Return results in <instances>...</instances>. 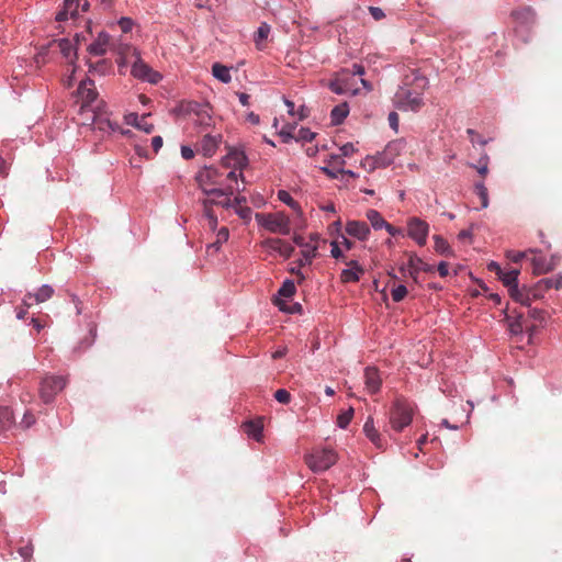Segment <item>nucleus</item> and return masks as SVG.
I'll return each instance as SVG.
<instances>
[{
    "label": "nucleus",
    "mask_w": 562,
    "mask_h": 562,
    "mask_svg": "<svg viewBox=\"0 0 562 562\" xmlns=\"http://www.w3.org/2000/svg\"><path fill=\"white\" fill-rule=\"evenodd\" d=\"M212 75L215 79L223 83H228L232 80L231 69L220 63L213 64Z\"/></svg>",
    "instance_id": "obj_32"
},
{
    "label": "nucleus",
    "mask_w": 562,
    "mask_h": 562,
    "mask_svg": "<svg viewBox=\"0 0 562 562\" xmlns=\"http://www.w3.org/2000/svg\"><path fill=\"white\" fill-rule=\"evenodd\" d=\"M346 233L359 240H367L370 235V228L364 222L349 221L346 224Z\"/></svg>",
    "instance_id": "obj_19"
},
{
    "label": "nucleus",
    "mask_w": 562,
    "mask_h": 562,
    "mask_svg": "<svg viewBox=\"0 0 562 562\" xmlns=\"http://www.w3.org/2000/svg\"><path fill=\"white\" fill-rule=\"evenodd\" d=\"M434 241H435V250L437 252H439L441 255H450L452 252L448 241L445 238H442L441 236L435 235Z\"/></svg>",
    "instance_id": "obj_40"
},
{
    "label": "nucleus",
    "mask_w": 562,
    "mask_h": 562,
    "mask_svg": "<svg viewBox=\"0 0 562 562\" xmlns=\"http://www.w3.org/2000/svg\"><path fill=\"white\" fill-rule=\"evenodd\" d=\"M77 102L80 104V114H90L93 110H100V103L98 101V91L94 87V82L91 79L82 80L77 89L76 93Z\"/></svg>",
    "instance_id": "obj_2"
},
{
    "label": "nucleus",
    "mask_w": 562,
    "mask_h": 562,
    "mask_svg": "<svg viewBox=\"0 0 562 562\" xmlns=\"http://www.w3.org/2000/svg\"><path fill=\"white\" fill-rule=\"evenodd\" d=\"M407 294V288L404 284H398L392 289L391 295L394 302H401Z\"/></svg>",
    "instance_id": "obj_45"
},
{
    "label": "nucleus",
    "mask_w": 562,
    "mask_h": 562,
    "mask_svg": "<svg viewBox=\"0 0 562 562\" xmlns=\"http://www.w3.org/2000/svg\"><path fill=\"white\" fill-rule=\"evenodd\" d=\"M204 207V215L209 221V225L212 229H215L217 226V216L212 211V206H203Z\"/></svg>",
    "instance_id": "obj_46"
},
{
    "label": "nucleus",
    "mask_w": 562,
    "mask_h": 562,
    "mask_svg": "<svg viewBox=\"0 0 562 562\" xmlns=\"http://www.w3.org/2000/svg\"><path fill=\"white\" fill-rule=\"evenodd\" d=\"M305 462L313 472H324L337 462V453L331 449H317L305 456Z\"/></svg>",
    "instance_id": "obj_6"
},
{
    "label": "nucleus",
    "mask_w": 562,
    "mask_h": 562,
    "mask_svg": "<svg viewBox=\"0 0 562 562\" xmlns=\"http://www.w3.org/2000/svg\"><path fill=\"white\" fill-rule=\"evenodd\" d=\"M472 236H473V234H472V231H471V229H463V231H461V232L458 234V239H459L460 241H464V240H467V239H470V240H471V239H472Z\"/></svg>",
    "instance_id": "obj_64"
},
{
    "label": "nucleus",
    "mask_w": 562,
    "mask_h": 562,
    "mask_svg": "<svg viewBox=\"0 0 562 562\" xmlns=\"http://www.w3.org/2000/svg\"><path fill=\"white\" fill-rule=\"evenodd\" d=\"M181 156L182 158L189 160L194 157V151L190 146H181Z\"/></svg>",
    "instance_id": "obj_61"
},
{
    "label": "nucleus",
    "mask_w": 562,
    "mask_h": 562,
    "mask_svg": "<svg viewBox=\"0 0 562 562\" xmlns=\"http://www.w3.org/2000/svg\"><path fill=\"white\" fill-rule=\"evenodd\" d=\"M274 398L279 402V403H282V404H288L291 400V395L290 393L284 390V389H280L278 390L276 393H274Z\"/></svg>",
    "instance_id": "obj_51"
},
{
    "label": "nucleus",
    "mask_w": 562,
    "mask_h": 562,
    "mask_svg": "<svg viewBox=\"0 0 562 562\" xmlns=\"http://www.w3.org/2000/svg\"><path fill=\"white\" fill-rule=\"evenodd\" d=\"M54 294V289L49 284H43L35 293H27L23 299L25 306H31L33 303H44L49 300Z\"/></svg>",
    "instance_id": "obj_13"
},
{
    "label": "nucleus",
    "mask_w": 562,
    "mask_h": 562,
    "mask_svg": "<svg viewBox=\"0 0 562 562\" xmlns=\"http://www.w3.org/2000/svg\"><path fill=\"white\" fill-rule=\"evenodd\" d=\"M33 547L32 546H25L19 549V554L22 557L24 562H31L32 555H33Z\"/></svg>",
    "instance_id": "obj_54"
},
{
    "label": "nucleus",
    "mask_w": 562,
    "mask_h": 562,
    "mask_svg": "<svg viewBox=\"0 0 562 562\" xmlns=\"http://www.w3.org/2000/svg\"><path fill=\"white\" fill-rule=\"evenodd\" d=\"M518 274L519 271L516 269H512L508 271H502L498 274V278L503 282V284L508 288V292L512 291L513 288H516L518 285Z\"/></svg>",
    "instance_id": "obj_30"
},
{
    "label": "nucleus",
    "mask_w": 562,
    "mask_h": 562,
    "mask_svg": "<svg viewBox=\"0 0 562 562\" xmlns=\"http://www.w3.org/2000/svg\"><path fill=\"white\" fill-rule=\"evenodd\" d=\"M329 164L337 165L338 168H342V166L345 165V159L341 155H331Z\"/></svg>",
    "instance_id": "obj_62"
},
{
    "label": "nucleus",
    "mask_w": 562,
    "mask_h": 562,
    "mask_svg": "<svg viewBox=\"0 0 562 562\" xmlns=\"http://www.w3.org/2000/svg\"><path fill=\"white\" fill-rule=\"evenodd\" d=\"M529 252L535 254V256L531 259V263L533 266L535 273L542 274L547 273L555 267V258L552 257L551 259H547L542 255L539 254L538 250L530 249Z\"/></svg>",
    "instance_id": "obj_14"
},
{
    "label": "nucleus",
    "mask_w": 562,
    "mask_h": 562,
    "mask_svg": "<svg viewBox=\"0 0 562 562\" xmlns=\"http://www.w3.org/2000/svg\"><path fill=\"white\" fill-rule=\"evenodd\" d=\"M80 0H65L64 9L56 15V20L59 22L67 21L69 19H76L79 14Z\"/></svg>",
    "instance_id": "obj_21"
},
{
    "label": "nucleus",
    "mask_w": 562,
    "mask_h": 562,
    "mask_svg": "<svg viewBox=\"0 0 562 562\" xmlns=\"http://www.w3.org/2000/svg\"><path fill=\"white\" fill-rule=\"evenodd\" d=\"M353 417V408L349 407L347 411L340 413L337 417V426L346 429Z\"/></svg>",
    "instance_id": "obj_42"
},
{
    "label": "nucleus",
    "mask_w": 562,
    "mask_h": 562,
    "mask_svg": "<svg viewBox=\"0 0 562 562\" xmlns=\"http://www.w3.org/2000/svg\"><path fill=\"white\" fill-rule=\"evenodd\" d=\"M428 233L429 225L425 221L418 217H413L408 221L407 235L419 246H424L426 244Z\"/></svg>",
    "instance_id": "obj_9"
},
{
    "label": "nucleus",
    "mask_w": 562,
    "mask_h": 562,
    "mask_svg": "<svg viewBox=\"0 0 562 562\" xmlns=\"http://www.w3.org/2000/svg\"><path fill=\"white\" fill-rule=\"evenodd\" d=\"M132 75L135 78H138L143 81H147L149 83H157L161 80V75L150 68L143 60H136L132 66Z\"/></svg>",
    "instance_id": "obj_11"
},
{
    "label": "nucleus",
    "mask_w": 562,
    "mask_h": 562,
    "mask_svg": "<svg viewBox=\"0 0 562 562\" xmlns=\"http://www.w3.org/2000/svg\"><path fill=\"white\" fill-rule=\"evenodd\" d=\"M391 428L400 432L407 427L413 420V408L411 404L404 400H396L390 411Z\"/></svg>",
    "instance_id": "obj_5"
},
{
    "label": "nucleus",
    "mask_w": 562,
    "mask_h": 562,
    "mask_svg": "<svg viewBox=\"0 0 562 562\" xmlns=\"http://www.w3.org/2000/svg\"><path fill=\"white\" fill-rule=\"evenodd\" d=\"M270 32H271V26L268 23L262 22L259 25L257 32L254 35V42L258 49H263V47H265L263 42L269 37Z\"/></svg>",
    "instance_id": "obj_33"
},
{
    "label": "nucleus",
    "mask_w": 562,
    "mask_h": 562,
    "mask_svg": "<svg viewBox=\"0 0 562 562\" xmlns=\"http://www.w3.org/2000/svg\"><path fill=\"white\" fill-rule=\"evenodd\" d=\"M330 255L335 259H340L344 257L341 249L339 248L338 241L334 240L330 243Z\"/></svg>",
    "instance_id": "obj_55"
},
{
    "label": "nucleus",
    "mask_w": 562,
    "mask_h": 562,
    "mask_svg": "<svg viewBox=\"0 0 562 562\" xmlns=\"http://www.w3.org/2000/svg\"><path fill=\"white\" fill-rule=\"evenodd\" d=\"M387 120H389L390 127L394 132H397L398 131V115H397V113L396 112H390L389 116H387Z\"/></svg>",
    "instance_id": "obj_58"
},
{
    "label": "nucleus",
    "mask_w": 562,
    "mask_h": 562,
    "mask_svg": "<svg viewBox=\"0 0 562 562\" xmlns=\"http://www.w3.org/2000/svg\"><path fill=\"white\" fill-rule=\"evenodd\" d=\"M512 15L517 22V33L520 32V29L532 25L536 22V12L530 7L514 11Z\"/></svg>",
    "instance_id": "obj_15"
},
{
    "label": "nucleus",
    "mask_w": 562,
    "mask_h": 562,
    "mask_svg": "<svg viewBox=\"0 0 562 562\" xmlns=\"http://www.w3.org/2000/svg\"><path fill=\"white\" fill-rule=\"evenodd\" d=\"M245 432L256 441H261L263 426L260 422L249 420L244 424Z\"/></svg>",
    "instance_id": "obj_28"
},
{
    "label": "nucleus",
    "mask_w": 562,
    "mask_h": 562,
    "mask_svg": "<svg viewBox=\"0 0 562 562\" xmlns=\"http://www.w3.org/2000/svg\"><path fill=\"white\" fill-rule=\"evenodd\" d=\"M467 134L470 136L471 143L473 145L476 143L480 145H486L488 142L487 139H484L481 136H479L477 133L472 128H468Z\"/></svg>",
    "instance_id": "obj_53"
},
{
    "label": "nucleus",
    "mask_w": 562,
    "mask_h": 562,
    "mask_svg": "<svg viewBox=\"0 0 562 562\" xmlns=\"http://www.w3.org/2000/svg\"><path fill=\"white\" fill-rule=\"evenodd\" d=\"M401 270L403 272L408 273V276L412 277L416 281L419 272L431 271L432 267H428L419 257L413 255L409 257L407 266L402 267Z\"/></svg>",
    "instance_id": "obj_16"
},
{
    "label": "nucleus",
    "mask_w": 562,
    "mask_h": 562,
    "mask_svg": "<svg viewBox=\"0 0 562 562\" xmlns=\"http://www.w3.org/2000/svg\"><path fill=\"white\" fill-rule=\"evenodd\" d=\"M314 137H315V133H313L310 128L301 127L299 130L296 139L303 140V142H311V140H313Z\"/></svg>",
    "instance_id": "obj_47"
},
{
    "label": "nucleus",
    "mask_w": 562,
    "mask_h": 562,
    "mask_svg": "<svg viewBox=\"0 0 562 562\" xmlns=\"http://www.w3.org/2000/svg\"><path fill=\"white\" fill-rule=\"evenodd\" d=\"M149 114H143L139 116L137 113H128L125 115L124 121L127 125L134 126L146 134H150L154 131V125L147 122V116Z\"/></svg>",
    "instance_id": "obj_18"
},
{
    "label": "nucleus",
    "mask_w": 562,
    "mask_h": 562,
    "mask_svg": "<svg viewBox=\"0 0 562 562\" xmlns=\"http://www.w3.org/2000/svg\"><path fill=\"white\" fill-rule=\"evenodd\" d=\"M363 431H364L366 436L372 441V443H374L375 447H378V448L383 447L381 436L374 428V423H373L372 417H369L367 419V422L364 423Z\"/></svg>",
    "instance_id": "obj_25"
},
{
    "label": "nucleus",
    "mask_w": 562,
    "mask_h": 562,
    "mask_svg": "<svg viewBox=\"0 0 562 562\" xmlns=\"http://www.w3.org/2000/svg\"><path fill=\"white\" fill-rule=\"evenodd\" d=\"M349 114V105L347 102H342L336 105L330 112V119L333 125H339Z\"/></svg>",
    "instance_id": "obj_27"
},
{
    "label": "nucleus",
    "mask_w": 562,
    "mask_h": 562,
    "mask_svg": "<svg viewBox=\"0 0 562 562\" xmlns=\"http://www.w3.org/2000/svg\"><path fill=\"white\" fill-rule=\"evenodd\" d=\"M238 177H240L241 180H244L241 172L239 175H237L235 170H232L225 177L223 176V180H224L225 184H231L229 182L237 183Z\"/></svg>",
    "instance_id": "obj_56"
},
{
    "label": "nucleus",
    "mask_w": 562,
    "mask_h": 562,
    "mask_svg": "<svg viewBox=\"0 0 562 562\" xmlns=\"http://www.w3.org/2000/svg\"><path fill=\"white\" fill-rule=\"evenodd\" d=\"M13 424V413L8 407H0V431H4Z\"/></svg>",
    "instance_id": "obj_36"
},
{
    "label": "nucleus",
    "mask_w": 562,
    "mask_h": 562,
    "mask_svg": "<svg viewBox=\"0 0 562 562\" xmlns=\"http://www.w3.org/2000/svg\"><path fill=\"white\" fill-rule=\"evenodd\" d=\"M123 33H128L132 31L134 22L132 19L123 16L117 21Z\"/></svg>",
    "instance_id": "obj_50"
},
{
    "label": "nucleus",
    "mask_w": 562,
    "mask_h": 562,
    "mask_svg": "<svg viewBox=\"0 0 562 562\" xmlns=\"http://www.w3.org/2000/svg\"><path fill=\"white\" fill-rule=\"evenodd\" d=\"M475 192L481 199L482 209H486L488 206V193H487V189L483 182H477L475 184Z\"/></svg>",
    "instance_id": "obj_44"
},
{
    "label": "nucleus",
    "mask_w": 562,
    "mask_h": 562,
    "mask_svg": "<svg viewBox=\"0 0 562 562\" xmlns=\"http://www.w3.org/2000/svg\"><path fill=\"white\" fill-rule=\"evenodd\" d=\"M229 237L228 229L226 227H222L218 229L216 234V239L213 241L209 247L214 248L215 250H218L221 246L227 241Z\"/></svg>",
    "instance_id": "obj_43"
},
{
    "label": "nucleus",
    "mask_w": 562,
    "mask_h": 562,
    "mask_svg": "<svg viewBox=\"0 0 562 562\" xmlns=\"http://www.w3.org/2000/svg\"><path fill=\"white\" fill-rule=\"evenodd\" d=\"M367 218L371 223L374 229H381L386 226L385 220L381 216V214L376 210H369L367 212Z\"/></svg>",
    "instance_id": "obj_37"
},
{
    "label": "nucleus",
    "mask_w": 562,
    "mask_h": 562,
    "mask_svg": "<svg viewBox=\"0 0 562 562\" xmlns=\"http://www.w3.org/2000/svg\"><path fill=\"white\" fill-rule=\"evenodd\" d=\"M363 274V268L357 260H350L347 262V268L340 273V280L344 283L358 282L360 277Z\"/></svg>",
    "instance_id": "obj_17"
},
{
    "label": "nucleus",
    "mask_w": 562,
    "mask_h": 562,
    "mask_svg": "<svg viewBox=\"0 0 562 562\" xmlns=\"http://www.w3.org/2000/svg\"><path fill=\"white\" fill-rule=\"evenodd\" d=\"M483 159H485V162L476 167L475 165H471L472 167L477 169V172L482 176H485L488 171L487 164H488V156L485 154L483 155Z\"/></svg>",
    "instance_id": "obj_60"
},
{
    "label": "nucleus",
    "mask_w": 562,
    "mask_h": 562,
    "mask_svg": "<svg viewBox=\"0 0 562 562\" xmlns=\"http://www.w3.org/2000/svg\"><path fill=\"white\" fill-rule=\"evenodd\" d=\"M66 385V380L63 376L49 375L42 380L40 394L41 398L45 403H49L54 400L57 393H59Z\"/></svg>",
    "instance_id": "obj_8"
},
{
    "label": "nucleus",
    "mask_w": 562,
    "mask_h": 562,
    "mask_svg": "<svg viewBox=\"0 0 562 562\" xmlns=\"http://www.w3.org/2000/svg\"><path fill=\"white\" fill-rule=\"evenodd\" d=\"M383 154H379L374 157H366L362 161L363 167H369L370 170H373L379 167H385L392 162V159H384Z\"/></svg>",
    "instance_id": "obj_34"
},
{
    "label": "nucleus",
    "mask_w": 562,
    "mask_h": 562,
    "mask_svg": "<svg viewBox=\"0 0 562 562\" xmlns=\"http://www.w3.org/2000/svg\"><path fill=\"white\" fill-rule=\"evenodd\" d=\"M262 247L269 252H277L284 258L292 256L294 247L279 238H267L262 241Z\"/></svg>",
    "instance_id": "obj_12"
},
{
    "label": "nucleus",
    "mask_w": 562,
    "mask_h": 562,
    "mask_svg": "<svg viewBox=\"0 0 562 562\" xmlns=\"http://www.w3.org/2000/svg\"><path fill=\"white\" fill-rule=\"evenodd\" d=\"M509 295L521 305L530 307L531 299L529 294L519 290L518 285L516 288H513L512 291H509Z\"/></svg>",
    "instance_id": "obj_38"
},
{
    "label": "nucleus",
    "mask_w": 562,
    "mask_h": 562,
    "mask_svg": "<svg viewBox=\"0 0 562 562\" xmlns=\"http://www.w3.org/2000/svg\"><path fill=\"white\" fill-rule=\"evenodd\" d=\"M318 245L316 244H307L305 247L301 249V258L299 259V266L303 267L306 265H311L313 259L317 256Z\"/></svg>",
    "instance_id": "obj_24"
},
{
    "label": "nucleus",
    "mask_w": 562,
    "mask_h": 562,
    "mask_svg": "<svg viewBox=\"0 0 562 562\" xmlns=\"http://www.w3.org/2000/svg\"><path fill=\"white\" fill-rule=\"evenodd\" d=\"M392 101L397 110L404 112H417L424 104L422 93L412 91L405 86L398 87Z\"/></svg>",
    "instance_id": "obj_4"
},
{
    "label": "nucleus",
    "mask_w": 562,
    "mask_h": 562,
    "mask_svg": "<svg viewBox=\"0 0 562 562\" xmlns=\"http://www.w3.org/2000/svg\"><path fill=\"white\" fill-rule=\"evenodd\" d=\"M278 199L290 206L297 215H302V209L300 204L291 196V194L285 190L278 191Z\"/></svg>",
    "instance_id": "obj_35"
},
{
    "label": "nucleus",
    "mask_w": 562,
    "mask_h": 562,
    "mask_svg": "<svg viewBox=\"0 0 562 562\" xmlns=\"http://www.w3.org/2000/svg\"><path fill=\"white\" fill-rule=\"evenodd\" d=\"M547 288L562 289V274L543 280Z\"/></svg>",
    "instance_id": "obj_49"
},
{
    "label": "nucleus",
    "mask_w": 562,
    "mask_h": 562,
    "mask_svg": "<svg viewBox=\"0 0 562 562\" xmlns=\"http://www.w3.org/2000/svg\"><path fill=\"white\" fill-rule=\"evenodd\" d=\"M195 179L206 195L221 196L225 194V182L223 180V173L215 167H204L195 176Z\"/></svg>",
    "instance_id": "obj_1"
},
{
    "label": "nucleus",
    "mask_w": 562,
    "mask_h": 562,
    "mask_svg": "<svg viewBox=\"0 0 562 562\" xmlns=\"http://www.w3.org/2000/svg\"><path fill=\"white\" fill-rule=\"evenodd\" d=\"M382 380L376 368L368 367L364 370V384L370 393H376L380 390Z\"/></svg>",
    "instance_id": "obj_20"
},
{
    "label": "nucleus",
    "mask_w": 562,
    "mask_h": 562,
    "mask_svg": "<svg viewBox=\"0 0 562 562\" xmlns=\"http://www.w3.org/2000/svg\"><path fill=\"white\" fill-rule=\"evenodd\" d=\"M220 137L205 135L201 140V151L204 156L211 157L216 151L220 143Z\"/></svg>",
    "instance_id": "obj_26"
},
{
    "label": "nucleus",
    "mask_w": 562,
    "mask_h": 562,
    "mask_svg": "<svg viewBox=\"0 0 562 562\" xmlns=\"http://www.w3.org/2000/svg\"><path fill=\"white\" fill-rule=\"evenodd\" d=\"M231 161H234V167L236 169H243L248 164V159L244 151L237 149L231 150L229 154L223 159V164L226 167L231 165Z\"/></svg>",
    "instance_id": "obj_23"
},
{
    "label": "nucleus",
    "mask_w": 562,
    "mask_h": 562,
    "mask_svg": "<svg viewBox=\"0 0 562 562\" xmlns=\"http://www.w3.org/2000/svg\"><path fill=\"white\" fill-rule=\"evenodd\" d=\"M295 293V284L292 280H285L279 289L278 294L280 297L290 299Z\"/></svg>",
    "instance_id": "obj_41"
},
{
    "label": "nucleus",
    "mask_w": 562,
    "mask_h": 562,
    "mask_svg": "<svg viewBox=\"0 0 562 562\" xmlns=\"http://www.w3.org/2000/svg\"><path fill=\"white\" fill-rule=\"evenodd\" d=\"M58 47L63 56L70 63H74V60L77 58V52L72 42L68 38H61L58 41Z\"/></svg>",
    "instance_id": "obj_31"
},
{
    "label": "nucleus",
    "mask_w": 562,
    "mask_h": 562,
    "mask_svg": "<svg viewBox=\"0 0 562 562\" xmlns=\"http://www.w3.org/2000/svg\"><path fill=\"white\" fill-rule=\"evenodd\" d=\"M110 36L105 32H100L97 38L89 44L88 52L93 56H102L106 53Z\"/></svg>",
    "instance_id": "obj_22"
},
{
    "label": "nucleus",
    "mask_w": 562,
    "mask_h": 562,
    "mask_svg": "<svg viewBox=\"0 0 562 562\" xmlns=\"http://www.w3.org/2000/svg\"><path fill=\"white\" fill-rule=\"evenodd\" d=\"M321 170L330 179H337L342 173L344 168H329L327 166L321 167Z\"/></svg>",
    "instance_id": "obj_48"
},
{
    "label": "nucleus",
    "mask_w": 562,
    "mask_h": 562,
    "mask_svg": "<svg viewBox=\"0 0 562 562\" xmlns=\"http://www.w3.org/2000/svg\"><path fill=\"white\" fill-rule=\"evenodd\" d=\"M341 156L349 157L356 151V146L352 143H346L340 147Z\"/></svg>",
    "instance_id": "obj_57"
},
{
    "label": "nucleus",
    "mask_w": 562,
    "mask_h": 562,
    "mask_svg": "<svg viewBox=\"0 0 562 562\" xmlns=\"http://www.w3.org/2000/svg\"><path fill=\"white\" fill-rule=\"evenodd\" d=\"M328 87L336 94H345L349 90L347 81L345 79H340V78L331 80L329 82Z\"/></svg>",
    "instance_id": "obj_39"
},
{
    "label": "nucleus",
    "mask_w": 562,
    "mask_h": 562,
    "mask_svg": "<svg viewBox=\"0 0 562 562\" xmlns=\"http://www.w3.org/2000/svg\"><path fill=\"white\" fill-rule=\"evenodd\" d=\"M223 188L225 190V192H224L225 194H223L221 196L207 195V199L203 200V202H202L203 206L217 205V206H222V207H225V209L233 207L232 196L234 195L235 192L243 191L244 188L240 189L238 187V184L236 187H233L231 184V186H225Z\"/></svg>",
    "instance_id": "obj_10"
},
{
    "label": "nucleus",
    "mask_w": 562,
    "mask_h": 562,
    "mask_svg": "<svg viewBox=\"0 0 562 562\" xmlns=\"http://www.w3.org/2000/svg\"><path fill=\"white\" fill-rule=\"evenodd\" d=\"M257 223L270 233L289 235L291 223L289 216L282 212L276 213H258L256 214Z\"/></svg>",
    "instance_id": "obj_3"
},
{
    "label": "nucleus",
    "mask_w": 562,
    "mask_h": 562,
    "mask_svg": "<svg viewBox=\"0 0 562 562\" xmlns=\"http://www.w3.org/2000/svg\"><path fill=\"white\" fill-rule=\"evenodd\" d=\"M162 137L161 136H155L151 138V146L155 153H158L159 149L162 147Z\"/></svg>",
    "instance_id": "obj_63"
},
{
    "label": "nucleus",
    "mask_w": 562,
    "mask_h": 562,
    "mask_svg": "<svg viewBox=\"0 0 562 562\" xmlns=\"http://www.w3.org/2000/svg\"><path fill=\"white\" fill-rule=\"evenodd\" d=\"M508 329L512 335H519L524 331L526 326V319L521 313L517 314L514 317H508Z\"/></svg>",
    "instance_id": "obj_29"
},
{
    "label": "nucleus",
    "mask_w": 562,
    "mask_h": 562,
    "mask_svg": "<svg viewBox=\"0 0 562 562\" xmlns=\"http://www.w3.org/2000/svg\"><path fill=\"white\" fill-rule=\"evenodd\" d=\"M82 124H90L94 131H100L103 134H111L115 132H121L125 134L124 131L121 130L120 125L116 122H112L102 111L93 110L92 113L88 114V117L82 122Z\"/></svg>",
    "instance_id": "obj_7"
},
{
    "label": "nucleus",
    "mask_w": 562,
    "mask_h": 562,
    "mask_svg": "<svg viewBox=\"0 0 562 562\" xmlns=\"http://www.w3.org/2000/svg\"><path fill=\"white\" fill-rule=\"evenodd\" d=\"M528 315L530 318H532L537 322H540V323L544 322V319H546V313L543 310L529 308Z\"/></svg>",
    "instance_id": "obj_52"
},
{
    "label": "nucleus",
    "mask_w": 562,
    "mask_h": 562,
    "mask_svg": "<svg viewBox=\"0 0 562 562\" xmlns=\"http://www.w3.org/2000/svg\"><path fill=\"white\" fill-rule=\"evenodd\" d=\"M35 423V418L34 416L31 414V413H25L24 416H23V419L21 422V425L24 427V428H29L31 427L33 424Z\"/></svg>",
    "instance_id": "obj_59"
}]
</instances>
